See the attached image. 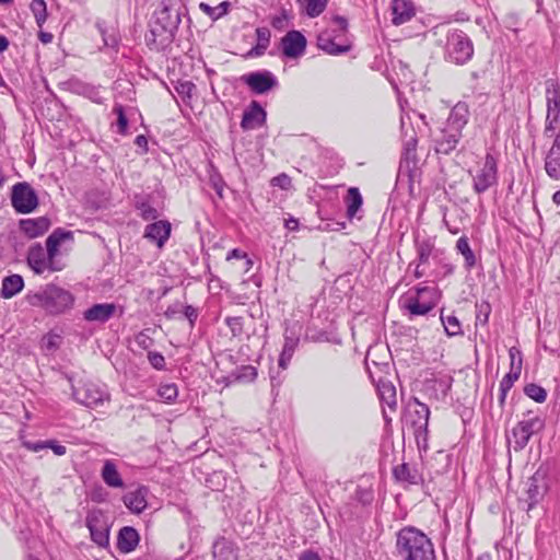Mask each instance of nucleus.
<instances>
[{
  "label": "nucleus",
  "mask_w": 560,
  "mask_h": 560,
  "mask_svg": "<svg viewBox=\"0 0 560 560\" xmlns=\"http://www.w3.org/2000/svg\"><path fill=\"white\" fill-rule=\"evenodd\" d=\"M178 0H161L149 22L145 43L150 49H166L175 39L180 23Z\"/></svg>",
  "instance_id": "1"
},
{
  "label": "nucleus",
  "mask_w": 560,
  "mask_h": 560,
  "mask_svg": "<svg viewBox=\"0 0 560 560\" xmlns=\"http://www.w3.org/2000/svg\"><path fill=\"white\" fill-rule=\"evenodd\" d=\"M395 550L399 560H435L433 542L415 526H405L396 533Z\"/></svg>",
  "instance_id": "2"
},
{
  "label": "nucleus",
  "mask_w": 560,
  "mask_h": 560,
  "mask_svg": "<svg viewBox=\"0 0 560 560\" xmlns=\"http://www.w3.org/2000/svg\"><path fill=\"white\" fill-rule=\"evenodd\" d=\"M26 302L34 307L43 308L48 315H60L71 310L74 303L73 294L56 284H46L39 290L30 291Z\"/></svg>",
  "instance_id": "3"
},
{
  "label": "nucleus",
  "mask_w": 560,
  "mask_h": 560,
  "mask_svg": "<svg viewBox=\"0 0 560 560\" xmlns=\"http://www.w3.org/2000/svg\"><path fill=\"white\" fill-rule=\"evenodd\" d=\"M474 43L462 30H451L446 34L443 57L456 66H464L472 59Z\"/></svg>",
  "instance_id": "4"
},
{
  "label": "nucleus",
  "mask_w": 560,
  "mask_h": 560,
  "mask_svg": "<svg viewBox=\"0 0 560 560\" xmlns=\"http://www.w3.org/2000/svg\"><path fill=\"white\" fill-rule=\"evenodd\" d=\"M436 289L429 287L416 288V294L407 293L399 299V306L408 313L409 319L430 313L438 304Z\"/></svg>",
  "instance_id": "5"
},
{
  "label": "nucleus",
  "mask_w": 560,
  "mask_h": 560,
  "mask_svg": "<svg viewBox=\"0 0 560 560\" xmlns=\"http://www.w3.org/2000/svg\"><path fill=\"white\" fill-rule=\"evenodd\" d=\"M429 417L428 405L413 397L407 406L405 424L411 429L418 447H427Z\"/></svg>",
  "instance_id": "6"
},
{
  "label": "nucleus",
  "mask_w": 560,
  "mask_h": 560,
  "mask_svg": "<svg viewBox=\"0 0 560 560\" xmlns=\"http://www.w3.org/2000/svg\"><path fill=\"white\" fill-rule=\"evenodd\" d=\"M498 179V160L491 153H487L483 163L472 175V189L476 194L481 195L497 186Z\"/></svg>",
  "instance_id": "7"
},
{
  "label": "nucleus",
  "mask_w": 560,
  "mask_h": 560,
  "mask_svg": "<svg viewBox=\"0 0 560 560\" xmlns=\"http://www.w3.org/2000/svg\"><path fill=\"white\" fill-rule=\"evenodd\" d=\"M39 200L35 189L26 182H20L12 186L11 205L15 212L26 214L38 207Z\"/></svg>",
  "instance_id": "8"
},
{
  "label": "nucleus",
  "mask_w": 560,
  "mask_h": 560,
  "mask_svg": "<svg viewBox=\"0 0 560 560\" xmlns=\"http://www.w3.org/2000/svg\"><path fill=\"white\" fill-rule=\"evenodd\" d=\"M85 525L90 530L91 539L101 548L109 546V530L107 517L100 509L90 510L85 517Z\"/></svg>",
  "instance_id": "9"
},
{
  "label": "nucleus",
  "mask_w": 560,
  "mask_h": 560,
  "mask_svg": "<svg viewBox=\"0 0 560 560\" xmlns=\"http://www.w3.org/2000/svg\"><path fill=\"white\" fill-rule=\"evenodd\" d=\"M253 94L261 95L279 85L277 77L269 70H258L243 74L240 78Z\"/></svg>",
  "instance_id": "10"
},
{
  "label": "nucleus",
  "mask_w": 560,
  "mask_h": 560,
  "mask_svg": "<svg viewBox=\"0 0 560 560\" xmlns=\"http://www.w3.org/2000/svg\"><path fill=\"white\" fill-rule=\"evenodd\" d=\"M72 396L79 404L95 408L103 405L105 400H108V394L98 385L86 382L80 386L72 387Z\"/></svg>",
  "instance_id": "11"
},
{
  "label": "nucleus",
  "mask_w": 560,
  "mask_h": 560,
  "mask_svg": "<svg viewBox=\"0 0 560 560\" xmlns=\"http://www.w3.org/2000/svg\"><path fill=\"white\" fill-rule=\"evenodd\" d=\"M542 428L544 421L539 417L520 421L512 430V435L514 438V451L520 452L524 450L533 434L539 432Z\"/></svg>",
  "instance_id": "12"
},
{
  "label": "nucleus",
  "mask_w": 560,
  "mask_h": 560,
  "mask_svg": "<svg viewBox=\"0 0 560 560\" xmlns=\"http://www.w3.org/2000/svg\"><path fill=\"white\" fill-rule=\"evenodd\" d=\"M342 34L337 31H324L317 36V47L328 55L339 56L348 52L351 49L348 40H339Z\"/></svg>",
  "instance_id": "13"
},
{
  "label": "nucleus",
  "mask_w": 560,
  "mask_h": 560,
  "mask_svg": "<svg viewBox=\"0 0 560 560\" xmlns=\"http://www.w3.org/2000/svg\"><path fill=\"white\" fill-rule=\"evenodd\" d=\"M306 37L300 31H289L280 42L282 55L289 59H296L306 50Z\"/></svg>",
  "instance_id": "14"
},
{
  "label": "nucleus",
  "mask_w": 560,
  "mask_h": 560,
  "mask_svg": "<svg viewBox=\"0 0 560 560\" xmlns=\"http://www.w3.org/2000/svg\"><path fill=\"white\" fill-rule=\"evenodd\" d=\"M547 491L545 475L536 471L527 481V511L534 509L544 498Z\"/></svg>",
  "instance_id": "15"
},
{
  "label": "nucleus",
  "mask_w": 560,
  "mask_h": 560,
  "mask_svg": "<svg viewBox=\"0 0 560 560\" xmlns=\"http://www.w3.org/2000/svg\"><path fill=\"white\" fill-rule=\"evenodd\" d=\"M462 137V132L445 125V127L441 129L440 135L434 139L435 152L444 155L450 154L456 149Z\"/></svg>",
  "instance_id": "16"
},
{
  "label": "nucleus",
  "mask_w": 560,
  "mask_h": 560,
  "mask_svg": "<svg viewBox=\"0 0 560 560\" xmlns=\"http://www.w3.org/2000/svg\"><path fill=\"white\" fill-rule=\"evenodd\" d=\"M267 113L257 101H252L243 113L241 127L243 130H253L265 125Z\"/></svg>",
  "instance_id": "17"
},
{
  "label": "nucleus",
  "mask_w": 560,
  "mask_h": 560,
  "mask_svg": "<svg viewBox=\"0 0 560 560\" xmlns=\"http://www.w3.org/2000/svg\"><path fill=\"white\" fill-rule=\"evenodd\" d=\"M300 331L295 330L294 327H287L284 330V343L282 351L279 355L278 365L282 370L289 366V363L300 343Z\"/></svg>",
  "instance_id": "18"
},
{
  "label": "nucleus",
  "mask_w": 560,
  "mask_h": 560,
  "mask_svg": "<svg viewBox=\"0 0 560 560\" xmlns=\"http://www.w3.org/2000/svg\"><path fill=\"white\" fill-rule=\"evenodd\" d=\"M149 488L139 486L136 490L122 495V502L133 514L142 513L148 506Z\"/></svg>",
  "instance_id": "19"
},
{
  "label": "nucleus",
  "mask_w": 560,
  "mask_h": 560,
  "mask_svg": "<svg viewBox=\"0 0 560 560\" xmlns=\"http://www.w3.org/2000/svg\"><path fill=\"white\" fill-rule=\"evenodd\" d=\"M172 225L167 220H159L145 226L144 237L162 248L171 236Z\"/></svg>",
  "instance_id": "20"
},
{
  "label": "nucleus",
  "mask_w": 560,
  "mask_h": 560,
  "mask_svg": "<svg viewBox=\"0 0 560 560\" xmlns=\"http://www.w3.org/2000/svg\"><path fill=\"white\" fill-rule=\"evenodd\" d=\"M393 476L397 482L408 486H418L423 482V476L415 465L402 463L393 468Z\"/></svg>",
  "instance_id": "21"
},
{
  "label": "nucleus",
  "mask_w": 560,
  "mask_h": 560,
  "mask_svg": "<svg viewBox=\"0 0 560 560\" xmlns=\"http://www.w3.org/2000/svg\"><path fill=\"white\" fill-rule=\"evenodd\" d=\"M51 225L46 215L34 219H22L19 222L20 230L28 237L35 238L45 234Z\"/></svg>",
  "instance_id": "22"
},
{
  "label": "nucleus",
  "mask_w": 560,
  "mask_h": 560,
  "mask_svg": "<svg viewBox=\"0 0 560 560\" xmlns=\"http://www.w3.org/2000/svg\"><path fill=\"white\" fill-rule=\"evenodd\" d=\"M26 260L31 269L37 275L43 273L47 269L49 270L47 250L39 243L33 244L28 248Z\"/></svg>",
  "instance_id": "23"
},
{
  "label": "nucleus",
  "mask_w": 560,
  "mask_h": 560,
  "mask_svg": "<svg viewBox=\"0 0 560 560\" xmlns=\"http://www.w3.org/2000/svg\"><path fill=\"white\" fill-rule=\"evenodd\" d=\"M390 10L394 25H401L416 15V8L411 0H393Z\"/></svg>",
  "instance_id": "24"
},
{
  "label": "nucleus",
  "mask_w": 560,
  "mask_h": 560,
  "mask_svg": "<svg viewBox=\"0 0 560 560\" xmlns=\"http://www.w3.org/2000/svg\"><path fill=\"white\" fill-rule=\"evenodd\" d=\"M140 541L138 530L132 526H124L119 529L117 535V549L121 553L132 552Z\"/></svg>",
  "instance_id": "25"
},
{
  "label": "nucleus",
  "mask_w": 560,
  "mask_h": 560,
  "mask_svg": "<svg viewBox=\"0 0 560 560\" xmlns=\"http://www.w3.org/2000/svg\"><path fill=\"white\" fill-rule=\"evenodd\" d=\"M116 305L114 303H98L94 304L83 313V318L86 322L106 323L114 316Z\"/></svg>",
  "instance_id": "26"
},
{
  "label": "nucleus",
  "mask_w": 560,
  "mask_h": 560,
  "mask_svg": "<svg viewBox=\"0 0 560 560\" xmlns=\"http://www.w3.org/2000/svg\"><path fill=\"white\" fill-rule=\"evenodd\" d=\"M469 108L465 102H458L451 109L448 118L445 122L447 127H451L459 132H463L464 127L468 122Z\"/></svg>",
  "instance_id": "27"
},
{
  "label": "nucleus",
  "mask_w": 560,
  "mask_h": 560,
  "mask_svg": "<svg viewBox=\"0 0 560 560\" xmlns=\"http://www.w3.org/2000/svg\"><path fill=\"white\" fill-rule=\"evenodd\" d=\"M212 556L214 560H237V550L230 540L220 537L212 545Z\"/></svg>",
  "instance_id": "28"
},
{
  "label": "nucleus",
  "mask_w": 560,
  "mask_h": 560,
  "mask_svg": "<svg viewBox=\"0 0 560 560\" xmlns=\"http://www.w3.org/2000/svg\"><path fill=\"white\" fill-rule=\"evenodd\" d=\"M133 206L136 210L139 212V215L144 221H153L156 220L160 215L158 209L152 207L150 202V196L148 195H136L133 198Z\"/></svg>",
  "instance_id": "29"
},
{
  "label": "nucleus",
  "mask_w": 560,
  "mask_h": 560,
  "mask_svg": "<svg viewBox=\"0 0 560 560\" xmlns=\"http://www.w3.org/2000/svg\"><path fill=\"white\" fill-rule=\"evenodd\" d=\"M255 33H256L257 43L245 55V57H247V58L262 56L266 52V50L270 44L271 34H270V31L268 27H265V26L257 27Z\"/></svg>",
  "instance_id": "30"
},
{
  "label": "nucleus",
  "mask_w": 560,
  "mask_h": 560,
  "mask_svg": "<svg viewBox=\"0 0 560 560\" xmlns=\"http://www.w3.org/2000/svg\"><path fill=\"white\" fill-rule=\"evenodd\" d=\"M24 288V280L20 275H11L2 280L0 295L3 299H11L21 292Z\"/></svg>",
  "instance_id": "31"
},
{
  "label": "nucleus",
  "mask_w": 560,
  "mask_h": 560,
  "mask_svg": "<svg viewBox=\"0 0 560 560\" xmlns=\"http://www.w3.org/2000/svg\"><path fill=\"white\" fill-rule=\"evenodd\" d=\"M102 478L104 482L112 488H124L125 483L113 460L107 459L102 468Z\"/></svg>",
  "instance_id": "32"
},
{
  "label": "nucleus",
  "mask_w": 560,
  "mask_h": 560,
  "mask_svg": "<svg viewBox=\"0 0 560 560\" xmlns=\"http://www.w3.org/2000/svg\"><path fill=\"white\" fill-rule=\"evenodd\" d=\"M257 377V370L253 365H241L232 371L226 377L230 383H249Z\"/></svg>",
  "instance_id": "33"
},
{
  "label": "nucleus",
  "mask_w": 560,
  "mask_h": 560,
  "mask_svg": "<svg viewBox=\"0 0 560 560\" xmlns=\"http://www.w3.org/2000/svg\"><path fill=\"white\" fill-rule=\"evenodd\" d=\"M377 390L381 401L386 404L390 409H395L397 405V394L393 383L381 380L377 385Z\"/></svg>",
  "instance_id": "34"
},
{
  "label": "nucleus",
  "mask_w": 560,
  "mask_h": 560,
  "mask_svg": "<svg viewBox=\"0 0 560 560\" xmlns=\"http://www.w3.org/2000/svg\"><path fill=\"white\" fill-rule=\"evenodd\" d=\"M547 109H560V83L556 79L546 81Z\"/></svg>",
  "instance_id": "35"
},
{
  "label": "nucleus",
  "mask_w": 560,
  "mask_h": 560,
  "mask_svg": "<svg viewBox=\"0 0 560 560\" xmlns=\"http://www.w3.org/2000/svg\"><path fill=\"white\" fill-rule=\"evenodd\" d=\"M345 200L347 203V217L349 219H352L355 217L357 212L360 210L363 203V199L359 188H349Z\"/></svg>",
  "instance_id": "36"
},
{
  "label": "nucleus",
  "mask_w": 560,
  "mask_h": 560,
  "mask_svg": "<svg viewBox=\"0 0 560 560\" xmlns=\"http://www.w3.org/2000/svg\"><path fill=\"white\" fill-rule=\"evenodd\" d=\"M456 249L464 256L465 259V268L467 270L472 269L476 266L477 259L476 255L470 248L468 237L463 235L456 242Z\"/></svg>",
  "instance_id": "37"
},
{
  "label": "nucleus",
  "mask_w": 560,
  "mask_h": 560,
  "mask_svg": "<svg viewBox=\"0 0 560 560\" xmlns=\"http://www.w3.org/2000/svg\"><path fill=\"white\" fill-rule=\"evenodd\" d=\"M328 0H299L300 7L310 18L320 15L326 9Z\"/></svg>",
  "instance_id": "38"
},
{
  "label": "nucleus",
  "mask_w": 560,
  "mask_h": 560,
  "mask_svg": "<svg viewBox=\"0 0 560 560\" xmlns=\"http://www.w3.org/2000/svg\"><path fill=\"white\" fill-rule=\"evenodd\" d=\"M545 171L550 178L560 179V154L548 151L545 159Z\"/></svg>",
  "instance_id": "39"
},
{
  "label": "nucleus",
  "mask_w": 560,
  "mask_h": 560,
  "mask_svg": "<svg viewBox=\"0 0 560 560\" xmlns=\"http://www.w3.org/2000/svg\"><path fill=\"white\" fill-rule=\"evenodd\" d=\"M441 322L444 326L447 336H459L463 335L462 326L458 318L454 315H444L443 310L440 315Z\"/></svg>",
  "instance_id": "40"
},
{
  "label": "nucleus",
  "mask_w": 560,
  "mask_h": 560,
  "mask_svg": "<svg viewBox=\"0 0 560 560\" xmlns=\"http://www.w3.org/2000/svg\"><path fill=\"white\" fill-rule=\"evenodd\" d=\"M560 126V109H547L544 135L552 137L555 130Z\"/></svg>",
  "instance_id": "41"
},
{
  "label": "nucleus",
  "mask_w": 560,
  "mask_h": 560,
  "mask_svg": "<svg viewBox=\"0 0 560 560\" xmlns=\"http://www.w3.org/2000/svg\"><path fill=\"white\" fill-rule=\"evenodd\" d=\"M31 11L35 18L38 27H42L47 20V7L44 0H33L31 2Z\"/></svg>",
  "instance_id": "42"
},
{
  "label": "nucleus",
  "mask_w": 560,
  "mask_h": 560,
  "mask_svg": "<svg viewBox=\"0 0 560 560\" xmlns=\"http://www.w3.org/2000/svg\"><path fill=\"white\" fill-rule=\"evenodd\" d=\"M518 380L517 375L514 373H508L500 382V395H499V404L501 407L504 406L506 395L509 390L513 387L514 383Z\"/></svg>",
  "instance_id": "43"
},
{
  "label": "nucleus",
  "mask_w": 560,
  "mask_h": 560,
  "mask_svg": "<svg viewBox=\"0 0 560 560\" xmlns=\"http://www.w3.org/2000/svg\"><path fill=\"white\" fill-rule=\"evenodd\" d=\"M60 244L61 243L58 242L57 238H55L51 235H49L46 238V250H47V256H48V260H49V270L50 271H57V270L61 269L60 267L55 266V262H54V259L58 254V247L60 246Z\"/></svg>",
  "instance_id": "44"
},
{
  "label": "nucleus",
  "mask_w": 560,
  "mask_h": 560,
  "mask_svg": "<svg viewBox=\"0 0 560 560\" xmlns=\"http://www.w3.org/2000/svg\"><path fill=\"white\" fill-rule=\"evenodd\" d=\"M158 395L167 404L174 402L178 396L177 385L174 383L161 384Z\"/></svg>",
  "instance_id": "45"
},
{
  "label": "nucleus",
  "mask_w": 560,
  "mask_h": 560,
  "mask_svg": "<svg viewBox=\"0 0 560 560\" xmlns=\"http://www.w3.org/2000/svg\"><path fill=\"white\" fill-rule=\"evenodd\" d=\"M524 394L536 402H544L547 398V392L538 384L530 383L524 387Z\"/></svg>",
  "instance_id": "46"
},
{
  "label": "nucleus",
  "mask_w": 560,
  "mask_h": 560,
  "mask_svg": "<svg viewBox=\"0 0 560 560\" xmlns=\"http://www.w3.org/2000/svg\"><path fill=\"white\" fill-rule=\"evenodd\" d=\"M404 144V160L406 162H416L417 155V144H418V138L409 137L406 140H402Z\"/></svg>",
  "instance_id": "47"
},
{
  "label": "nucleus",
  "mask_w": 560,
  "mask_h": 560,
  "mask_svg": "<svg viewBox=\"0 0 560 560\" xmlns=\"http://www.w3.org/2000/svg\"><path fill=\"white\" fill-rule=\"evenodd\" d=\"M225 325L230 328L233 337L243 335L244 319L241 316H228L224 319Z\"/></svg>",
  "instance_id": "48"
},
{
  "label": "nucleus",
  "mask_w": 560,
  "mask_h": 560,
  "mask_svg": "<svg viewBox=\"0 0 560 560\" xmlns=\"http://www.w3.org/2000/svg\"><path fill=\"white\" fill-rule=\"evenodd\" d=\"M491 313V305L487 301L476 304V323L487 325Z\"/></svg>",
  "instance_id": "49"
},
{
  "label": "nucleus",
  "mask_w": 560,
  "mask_h": 560,
  "mask_svg": "<svg viewBox=\"0 0 560 560\" xmlns=\"http://www.w3.org/2000/svg\"><path fill=\"white\" fill-rule=\"evenodd\" d=\"M433 250V244L424 240L420 243H417V253H418V259L419 264H427L429 261V258Z\"/></svg>",
  "instance_id": "50"
},
{
  "label": "nucleus",
  "mask_w": 560,
  "mask_h": 560,
  "mask_svg": "<svg viewBox=\"0 0 560 560\" xmlns=\"http://www.w3.org/2000/svg\"><path fill=\"white\" fill-rule=\"evenodd\" d=\"M510 360H511V369L509 373H514L520 378L522 371V355L521 351L516 348H511L509 351Z\"/></svg>",
  "instance_id": "51"
},
{
  "label": "nucleus",
  "mask_w": 560,
  "mask_h": 560,
  "mask_svg": "<svg viewBox=\"0 0 560 560\" xmlns=\"http://www.w3.org/2000/svg\"><path fill=\"white\" fill-rule=\"evenodd\" d=\"M113 112L117 115V128L120 135H126L128 129V119L122 105H115Z\"/></svg>",
  "instance_id": "52"
},
{
  "label": "nucleus",
  "mask_w": 560,
  "mask_h": 560,
  "mask_svg": "<svg viewBox=\"0 0 560 560\" xmlns=\"http://www.w3.org/2000/svg\"><path fill=\"white\" fill-rule=\"evenodd\" d=\"M95 25L103 37L104 45L112 48L116 47L118 39L115 34H107L105 22L97 21Z\"/></svg>",
  "instance_id": "53"
},
{
  "label": "nucleus",
  "mask_w": 560,
  "mask_h": 560,
  "mask_svg": "<svg viewBox=\"0 0 560 560\" xmlns=\"http://www.w3.org/2000/svg\"><path fill=\"white\" fill-rule=\"evenodd\" d=\"M176 92L182 97L191 98L192 92L196 90V85L191 81H177L175 84Z\"/></svg>",
  "instance_id": "54"
},
{
  "label": "nucleus",
  "mask_w": 560,
  "mask_h": 560,
  "mask_svg": "<svg viewBox=\"0 0 560 560\" xmlns=\"http://www.w3.org/2000/svg\"><path fill=\"white\" fill-rule=\"evenodd\" d=\"M209 182L211 187L215 190L217 195L220 198H223V189L225 186L224 179L221 176V174L217 171H214L212 174H210Z\"/></svg>",
  "instance_id": "55"
},
{
  "label": "nucleus",
  "mask_w": 560,
  "mask_h": 560,
  "mask_svg": "<svg viewBox=\"0 0 560 560\" xmlns=\"http://www.w3.org/2000/svg\"><path fill=\"white\" fill-rule=\"evenodd\" d=\"M289 19V12L285 9H282L279 15H276L271 19V25L273 28L282 31L288 26Z\"/></svg>",
  "instance_id": "56"
},
{
  "label": "nucleus",
  "mask_w": 560,
  "mask_h": 560,
  "mask_svg": "<svg viewBox=\"0 0 560 560\" xmlns=\"http://www.w3.org/2000/svg\"><path fill=\"white\" fill-rule=\"evenodd\" d=\"M148 360L154 369L160 371L165 369V359L162 353L156 351H150L148 353Z\"/></svg>",
  "instance_id": "57"
},
{
  "label": "nucleus",
  "mask_w": 560,
  "mask_h": 560,
  "mask_svg": "<svg viewBox=\"0 0 560 560\" xmlns=\"http://www.w3.org/2000/svg\"><path fill=\"white\" fill-rule=\"evenodd\" d=\"M182 314L185 316V318L188 319L190 328H194L195 323L198 318V310L194 307L192 305H185L183 306Z\"/></svg>",
  "instance_id": "58"
},
{
  "label": "nucleus",
  "mask_w": 560,
  "mask_h": 560,
  "mask_svg": "<svg viewBox=\"0 0 560 560\" xmlns=\"http://www.w3.org/2000/svg\"><path fill=\"white\" fill-rule=\"evenodd\" d=\"M400 127H401V137H402V140H406L407 138L409 137H412V138H418L417 137V133L411 125V122H407L406 119L402 117L401 118V121H400Z\"/></svg>",
  "instance_id": "59"
},
{
  "label": "nucleus",
  "mask_w": 560,
  "mask_h": 560,
  "mask_svg": "<svg viewBox=\"0 0 560 560\" xmlns=\"http://www.w3.org/2000/svg\"><path fill=\"white\" fill-rule=\"evenodd\" d=\"M452 382L453 378L450 376L434 381V383L438 385V388L442 392L443 397L447 396L448 392L451 390Z\"/></svg>",
  "instance_id": "60"
},
{
  "label": "nucleus",
  "mask_w": 560,
  "mask_h": 560,
  "mask_svg": "<svg viewBox=\"0 0 560 560\" xmlns=\"http://www.w3.org/2000/svg\"><path fill=\"white\" fill-rule=\"evenodd\" d=\"M46 448H50L57 456H63L67 453L66 446L59 444L56 440H46Z\"/></svg>",
  "instance_id": "61"
},
{
  "label": "nucleus",
  "mask_w": 560,
  "mask_h": 560,
  "mask_svg": "<svg viewBox=\"0 0 560 560\" xmlns=\"http://www.w3.org/2000/svg\"><path fill=\"white\" fill-rule=\"evenodd\" d=\"M22 446L31 452H39V451L46 448V441L32 442V441L23 440Z\"/></svg>",
  "instance_id": "62"
},
{
  "label": "nucleus",
  "mask_w": 560,
  "mask_h": 560,
  "mask_svg": "<svg viewBox=\"0 0 560 560\" xmlns=\"http://www.w3.org/2000/svg\"><path fill=\"white\" fill-rule=\"evenodd\" d=\"M183 312V305L178 302L170 305L164 315L167 319H174Z\"/></svg>",
  "instance_id": "63"
},
{
  "label": "nucleus",
  "mask_w": 560,
  "mask_h": 560,
  "mask_svg": "<svg viewBox=\"0 0 560 560\" xmlns=\"http://www.w3.org/2000/svg\"><path fill=\"white\" fill-rule=\"evenodd\" d=\"M272 184L282 189H288L291 186V178L287 174H280L272 178Z\"/></svg>",
  "instance_id": "64"
}]
</instances>
